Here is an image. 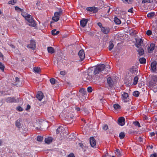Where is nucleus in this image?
I'll list each match as a JSON object with an SVG mask.
<instances>
[{
  "mask_svg": "<svg viewBox=\"0 0 157 157\" xmlns=\"http://www.w3.org/2000/svg\"><path fill=\"white\" fill-rule=\"evenodd\" d=\"M103 65H98L94 70L91 69H89L88 73V75L92 78V76L94 75L99 74L100 72V70L103 68Z\"/></svg>",
  "mask_w": 157,
  "mask_h": 157,
  "instance_id": "nucleus-1",
  "label": "nucleus"
},
{
  "mask_svg": "<svg viewBox=\"0 0 157 157\" xmlns=\"http://www.w3.org/2000/svg\"><path fill=\"white\" fill-rule=\"evenodd\" d=\"M25 20L29 23V26L35 27L36 26L35 21L33 19L32 17L29 15L27 17H26Z\"/></svg>",
  "mask_w": 157,
  "mask_h": 157,
  "instance_id": "nucleus-2",
  "label": "nucleus"
},
{
  "mask_svg": "<svg viewBox=\"0 0 157 157\" xmlns=\"http://www.w3.org/2000/svg\"><path fill=\"white\" fill-rule=\"evenodd\" d=\"M62 13V10L61 9H59V12L55 13L54 16L52 17V19L55 21H57L59 20V17Z\"/></svg>",
  "mask_w": 157,
  "mask_h": 157,
  "instance_id": "nucleus-3",
  "label": "nucleus"
},
{
  "mask_svg": "<svg viewBox=\"0 0 157 157\" xmlns=\"http://www.w3.org/2000/svg\"><path fill=\"white\" fill-rule=\"evenodd\" d=\"M103 65V68L100 70V72L102 71V73H103L104 74H106L108 71H109V69L110 68V66L108 65H106L104 64H102L101 65Z\"/></svg>",
  "mask_w": 157,
  "mask_h": 157,
  "instance_id": "nucleus-4",
  "label": "nucleus"
},
{
  "mask_svg": "<svg viewBox=\"0 0 157 157\" xmlns=\"http://www.w3.org/2000/svg\"><path fill=\"white\" fill-rule=\"evenodd\" d=\"M6 101L7 103L17 102L19 101V99H16L15 97H9L6 98Z\"/></svg>",
  "mask_w": 157,
  "mask_h": 157,
  "instance_id": "nucleus-5",
  "label": "nucleus"
},
{
  "mask_svg": "<svg viewBox=\"0 0 157 157\" xmlns=\"http://www.w3.org/2000/svg\"><path fill=\"white\" fill-rule=\"evenodd\" d=\"M157 63L155 61L152 62L151 64V69L152 71L155 73H157Z\"/></svg>",
  "mask_w": 157,
  "mask_h": 157,
  "instance_id": "nucleus-6",
  "label": "nucleus"
},
{
  "mask_svg": "<svg viewBox=\"0 0 157 157\" xmlns=\"http://www.w3.org/2000/svg\"><path fill=\"white\" fill-rule=\"evenodd\" d=\"M64 128L62 126H60L56 129V132L57 134H60L61 136H63L64 132Z\"/></svg>",
  "mask_w": 157,
  "mask_h": 157,
  "instance_id": "nucleus-7",
  "label": "nucleus"
},
{
  "mask_svg": "<svg viewBox=\"0 0 157 157\" xmlns=\"http://www.w3.org/2000/svg\"><path fill=\"white\" fill-rule=\"evenodd\" d=\"M27 47L33 50L35 49L36 48V42L33 40H31L30 44L27 45Z\"/></svg>",
  "mask_w": 157,
  "mask_h": 157,
  "instance_id": "nucleus-8",
  "label": "nucleus"
},
{
  "mask_svg": "<svg viewBox=\"0 0 157 157\" xmlns=\"http://www.w3.org/2000/svg\"><path fill=\"white\" fill-rule=\"evenodd\" d=\"M157 82V77L155 75H153L151 79L149 82L150 86H154V85L155 84V82Z\"/></svg>",
  "mask_w": 157,
  "mask_h": 157,
  "instance_id": "nucleus-9",
  "label": "nucleus"
},
{
  "mask_svg": "<svg viewBox=\"0 0 157 157\" xmlns=\"http://www.w3.org/2000/svg\"><path fill=\"white\" fill-rule=\"evenodd\" d=\"M78 55L81 61H83L85 58V53L83 50L82 49L79 51L78 53Z\"/></svg>",
  "mask_w": 157,
  "mask_h": 157,
  "instance_id": "nucleus-10",
  "label": "nucleus"
},
{
  "mask_svg": "<svg viewBox=\"0 0 157 157\" xmlns=\"http://www.w3.org/2000/svg\"><path fill=\"white\" fill-rule=\"evenodd\" d=\"M136 42L135 44L136 46L138 48H140L141 44L143 43L142 40L140 38H138L136 39Z\"/></svg>",
  "mask_w": 157,
  "mask_h": 157,
  "instance_id": "nucleus-11",
  "label": "nucleus"
},
{
  "mask_svg": "<svg viewBox=\"0 0 157 157\" xmlns=\"http://www.w3.org/2000/svg\"><path fill=\"white\" fill-rule=\"evenodd\" d=\"M83 79L84 81L86 82H88V81H90L92 79V77L88 75V74H85L84 75L83 77Z\"/></svg>",
  "mask_w": 157,
  "mask_h": 157,
  "instance_id": "nucleus-12",
  "label": "nucleus"
},
{
  "mask_svg": "<svg viewBox=\"0 0 157 157\" xmlns=\"http://www.w3.org/2000/svg\"><path fill=\"white\" fill-rule=\"evenodd\" d=\"M88 19H83L81 20L80 22V24L81 26L82 27H85L88 21Z\"/></svg>",
  "mask_w": 157,
  "mask_h": 157,
  "instance_id": "nucleus-13",
  "label": "nucleus"
},
{
  "mask_svg": "<svg viewBox=\"0 0 157 157\" xmlns=\"http://www.w3.org/2000/svg\"><path fill=\"white\" fill-rule=\"evenodd\" d=\"M118 124L122 126L125 124V119L123 117H119L118 120Z\"/></svg>",
  "mask_w": 157,
  "mask_h": 157,
  "instance_id": "nucleus-14",
  "label": "nucleus"
},
{
  "mask_svg": "<svg viewBox=\"0 0 157 157\" xmlns=\"http://www.w3.org/2000/svg\"><path fill=\"white\" fill-rule=\"evenodd\" d=\"M107 82L110 88L112 87L114 85V82L111 77L107 78Z\"/></svg>",
  "mask_w": 157,
  "mask_h": 157,
  "instance_id": "nucleus-15",
  "label": "nucleus"
},
{
  "mask_svg": "<svg viewBox=\"0 0 157 157\" xmlns=\"http://www.w3.org/2000/svg\"><path fill=\"white\" fill-rule=\"evenodd\" d=\"M90 143L91 146L94 147L95 146L96 142L95 139L93 137H91L90 138Z\"/></svg>",
  "mask_w": 157,
  "mask_h": 157,
  "instance_id": "nucleus-16",
  "label": "nucleus"
},
{
  "mask_svg": "<svg viewBox=\"0 0 157 157\" xmlns=\"http://www.w3.org/2000/svg\"><path fill=\"white\" fill-rule=\"evenodd\" d=\"M44 96L43 93L40 91H38L36 95V98L39 100L40 101L42 99Z\"/></svg>",
  "mask_w": 157,
  "mask_h": 157,
  "instance_id": "nucleus-17",
  "label": "nucleus"
},
{
  "mask_svg": "<svg viewBox=\"0 0 157 157\" xmlns=\"http://www.w3.org/2000/svg\"><path fill=\"white\" fill-rule=\"evenodd\" d=\"M155 48V44H151L150 46L148 48V52L151 53L154 49Z\"/></svg>",
  "mask_w": 157,
  "mask_h": 157,
  "instance_id": "nucleus-18",
  "label": "nucleus"
},
{
  "mask_svg": "<svg viewBox=\"0 0 157 157\" xmlns=\"http://www.w3.org/2000/svg\"><path fill=\"white\" fill-rule=\"evenodd\" d=\"M101 31L105 34H107L109 32V28L106 27H102L101 28Z\"/></svg>",
  "mask_w": 157,
  "mask_h": 157,
  "instance_id": "nucleus-19",
  "label": "nucleus"
},
{
  "mask_svg": "<svg viewBox=\"0 0 157 157\" xmlns=\"http://www.w3.org/2000/svg\"><path fill=\"white\" fill-rule=\"evenodd\" d=\"M128 97V93L125 92H123L122 94V99L124 100V102H126L125 100L127 99Z\"/></svg>",
  "mask_w": 157,
  "mask_h": 157,
  "instance_id": "nucleus-20",
  "label": "nucleus"
},
{
  "mask_svg": "<svg viewBox=\"0 0 157 157\" xmlns=\"http://www.w3.org/2000/svg\"><path fill=\"white\" fill-rule=\"evenodd\" d=\"M21 84L22 83L20 81L19 78L18 77H16L15 78V82L14 85L18 86H21Z\"/></svg>",
  "mask_w": 157,
  "mask_h": 157,
  "instance_id": "nucleus-21",
  "label": "nucleus"
},
{
  "mask_svg": "<svg viewBox=\"0 0 157 157\" xmlns=\"http://www.w3.org/2000/svg\"><path fill=\"white\" fill-rule=\"evenodd\" d=\"M87 10L90 11H93L94 13L97 12V9L95 7H88L86 8Z\"/></svg>",
  "mask_w": 157,
  "mask_h": 157,
  "instance_id": "nucleus-22",
  "label": "nucleus"
},
{
  "mask_svg": "<svg viewBox=\"0 0 157 157\" xmlns=\"http://www.w3.org/2000/svg\"><path fill=\"white\" fill-rule=\"evenodd\" d=\"M21 119H19L16 121L15 122L16 126L18 128H20L21 126Z\"/></svg>",
  "mask_w": 157,
  "mask_h": 157,
  "instance_id": "nucleus-23",
  "label": "nucleus"
},
{
  "mask_svg": "<svg viewBox=\"0 0 157 157\" xmlns=\"http://www.w3.org/2000/svg\"><path fill=\"white\" fill-rule=\"evenodd\" d=\"M52 139L51 137H48V138H46L45 139V143L48 144H49L52 142Z\"/></svg>",
  "mask_w": 157,
  "mask_h": 157,
  "instance_id": "nucleus-24",
  "label": "nucleus"
},
{
  "mask_svg": "<svg viewBox=\"0 0 157 157\" xmlns=\"http://www.w3.org/2000/svg\"><path fill=\"white\" fill-rule=\"evenodd\" d=\"M48 52L49 53L51 54L54 52L55 51L53 48L51 47H48L47 48Z\"/></svg>",
  "mask_w": 157,
  "mask_h": 157,
  "instance_id": "nucleus-25",
  "label": "nucleus"
},
{
  "mask_svg": "<svg viewBox=\"0 0 157 157\" xmlns=\"http://www.w3.org/2000/svg\"><path fill=\"white\" fill-rule=\"evenodd\" d=\"M114 21L117 25L120 24L121 23V20L116 17L114 18Z\"/></svg>",
  "mask_w": 157,
  "mask_h": 157,
  "instance_id": "nucleus-26",
  "label": "nucleus"
},
{
  "mask_svg": "<svg viewBox=\"0 0 157 157\" xmlns=\"http://www.w3.org/2000/svg\"><path fill=\"white\" fill-rule=\"evenodd\" d=\"M114 45L112 41H110L109 42V51L111 50L113 48Z\"/></svg>",
  "mask_w": 157,
  "mask_h": 157,
  "instance_id": "nucleus-27",
  "label": "nucleus"
},
{
  "mask_svg": "<svg viewBox=\"0 0 157 157\" xmlns=\"http://www.w3.org/2000/svg\"><path fill=\"white\" fill-rule=\"evenodd\" d=\"M139 61L140 63H146V59L144 58H141L139 59Z\"/></svg>",
  "mask_w": 157,
  "mask_h": 157,
  "instance_id": "nucleus-28",
  "label": "nucleus"
},
{
  "mask_svg": "<svg viewBox=\"0 0 157 157\" xmlns=\"http://www.w3.org/2000/svg\"><path fill=\"white\" fill-rule=\"evenodd\" d=\"M59 33V31H56V29H54L52 31V34L53 35H56Z\"/></svg>",
  "mask_w": 157,
  "mask_h": 157,
  "instance_id": "nucleus-29",
  "label": "nucleus"
},
{
  "mask_svg": "<svg viewBox=\"0 0 157 157\" xmlns=\"http://www.w3.org/2000/svg\"><path fill=\"white\" fill-rule=\"evenodd\" d=\"M138 52L139 55L141 56L144 54V50L143 48H140V49L138 50Z\"/></svg>",
  "mask_w": 157,
  "mask_h": 157,
  "instance_id": "nucleus-30",
  "label": "nucleus"
},
{
  "mask_svg": "<svg viewBox=\"0 0 157 157\" xmlns=\"http://www.w3.org/2000/svg\"><path fill=\"white\" fill-rule=\"evenodd\" d=\"M79 92L82 94L83 95H85L87 94V92L83 88H81L79 90Z\"/></svg>",
  "mask_w": 157,
  "mask_h": 157,
  "instance_id": "nucleus-31",
  "label": "nucleus"
},
{
  "mask_svg": "<svg viewBox=\"0 0 157 157\" xmlns=\"http://www.w3.org/2000/svg\"><path fill=\"white\" fill-rule=\"evenodd\" d=\"M21 12V15L25 18V19L26 18V17H27L29 15V14H28L26 12H23V11Z\"/></svg>",
  "mask_w": 157,
  "mask_h": 157,
  "instance_id": "nucleus-32",
  "label": "nucleus"
},
{
  "mask_svg": "<svg viewBox=\"0 0 157 157\" xmlns=\"http://www.w3.org/2000/svg\"><path fill=\"white\" fill-rule=\"evenodd\" d=\"M33 70L35 72L39 73L40 71V67H35L33 68Z\"/></svg>",
  "mask_w": 157,
  "mask_h": 157,
  "instance_id": "nucleus-33",
  "label": "nucleus"
},
{
  "mask_svg": "<svg viewBox=\"0 0 157 157\" xmlns=\"http://www.w3.org/2000/svg\"><path fill=\"white\" fill-rule=\"evenodd\" d=\"M138 80V78L137 76H135L134 79L133 80V84L134 85H136L137 84Z\"/></svg>",
  "mask_w": 157,
  "mask_h": 157,
  "instance_id": "nucleus-34",
  "label": "nucleus"
},
{
  "mask_svg": "<svg viewBox=\"0 0 157 157\" xmlns=\"http://www.w3.org/2000/svg\"><path fill=\"white\" fill-rule=\"evenodd\" d=\"M140 94V93L138 91H136L133 92V95L136 97H138Z\"/></svg>",
  "mask_w": 157,
  "mask_h": 157,
  "instance_id": "nucleus-35",
  "label": "nucleus"
},
{
  "mask_svg": "<svg viewBox=\"0 0 157 157\" xmlns=\"http://www.w3.org/2000/svg\"><path fill=\"white\" fill-rule=\"evenodd\" d=\"M113 106L115 109H119L121 108V106L117 104H114Z\"/></svg>",
  "mask_w": 157,
  "mask_h": 157,
  "instance_id": "nucleus-36",
  "label": "nucleus"
},
{
  "mask_svg": "<svg viewBox=\"0 0 157 157\" xmlns=\"http://www.w3.org/2000/svg\"><path fill=\"white\" fill-rule=\"evenodd\" d=\"M124 136L125 134L124 132H121L120 133L119 137L121 139H122L124 138Z\"/></svg>",
  "mask_w": 157,
  "mask_h": 157,
  "instance_id": "nucleus-37",
  "label": "nucleus"
},
{
  "mask_svg": "<svg viewBox=\"0 0 157 157\" xmlns=\"http://www.w3.org/2000/svg\"><path fill=\"white\" fill-rule=\"evenodd\" d=\"M115 153L117 156L119 157L121 156L120 150L118 149H117L116 150V152Z\"/></svg>",
  "mask_w": 157,
  "mask_h": 157,
  "instance_id": "nucleus-38",
  "label": "nucleus"
},
{
  "mask_svg": "<svg viewBox=\"0 0 157 157\" xmlns=\"http://www.w3.org/2000/svg\"><path fill=\"white\" fill-rule=\"evenodd\" d=\"M17 0H11L8 3L9 4L13 5L17 2Z\"/></svg>",
  "mask_w": 157,
  "mask_h": 157,
  "instance_id": "nucleus-39",
  "label": "nucleus"
},
{
  "mask_svg": "<svg viewBox=\"0 0 157 157\" xmlns=\"http://www.w3.org/2000/svg\"><path fill=\"white\" fill-rule=\"evenodd\" d=\"M15 10L17 11L18 12H22L24 11V10L22 9H21L19 8L17 6H16L15 8Z\"/></svg>",
  "mask_w": 157,
  "mask_h": 157,
  "instance_id": "nucleus-40",
  "label": "nucleus"
},
{
  "mask_svg": "<svg viewBox=\"0 0 157 157\" xmlns=\"http://www.w3.org/2000/svg\"><path fill=\"white\" fill-rule=\"evenodd\" d=\"M123 3L129 4L131 3V0H122Z\"/></svg>",
  "mask_w": 157,
  "mask_h": 157,
  "instance_id": "nucleus-41",
  "label": "nucleus"
},
{
  "mask_svg": "<svg viewBox=\"0 0 157 157\" xmlns=\"http://www.w3.org/2000/svg\"><path fill=\"white\" fill-rule=\"evenodd\" d=\"M155 15V13L154 12H151L147 14V17H153Z\"/></svg>",
  "mask_w": 157,
  "mask_h": 157,
  "instance_id": "nucleus-42",
  "label": "nucleus"
},
{
  "mask_svg": "<svg viewBox=\"0 0 157 157\" xmlns=\"http://www.w3.org/2000/svg\"><path fill=\"white\" fill-rule=\"evenodd\" d=\"M43 140V137L40 136H38L37 138V140L38 141H42Z\"/></svg>",
  "mask_w": 157,
  "mask_h": 157,
  "instance_id": "nucleus-43",
  "label": "nucleus"
},
{
  "mask_svg": "<svg viewBox=\"0 0 157 157\" xmlns=\"http://www.w3.org/2000/svg\"><path fill=\"white\" fill-rule=\"evenodd\" d=\"M4 68L5 67L4 65L0 62V69L3 71H4Z\"/></svg>",
  "mask_w": 157,
  "mask_h": 157,
  "instance_id": "nucleus-44",
  "label": "nucleus"
},
{
  "mask_svg": "<svg viewBox=\"0 0 157 157\" xmlns=\"http://www.w3.org/2000/svg\"><path fill=\"white\" fill-rule=\"evenodd\" d=\"M56 80L54 78H52L50 79V82L52 84H54L55 83Z\"/></svg>",
  "mask_w": 157,
  "mask_h": 157,
  "instance_id": "nucleus-45",
  "label": "nucleus"
},
{
  "mask_svg": "<svg viewBox=\"0 0 157 157\" xmlns=\"http://www.w3.org/2000/svg\"><path fill=\"white\" fill-rule=\"evenodd\" d=\"M133 124L136 126H138L140 127V124L138 121H136L133 122Z\"/></svg>",
  "mask_w": 157,
  "mask_h": 157,
  "instance_id": "nucleus-46",
  "label": "nucleus"
},
{
  "mask_svg": "<svg viewBox=\"0 0 157 157\" xmlns=\"http://www.w3.org/2000/svg\"><path fill=\"white\" fill-rule=\"evenodd\" d=\"M152 2V0H143L142 1V3H143L146 2L151 3Z\"/></svg>",
  "mask_w": 157,
  "mask_h": 157,
  "instance_id": "nucleus-47",
  "label": "nucleus"
},
{
  "mask_svg": "<svg viewBox=\"0 0 157 157\" xmlns=\"http://www.w3.org/2000/svg\"><path fill=\"white\" fill-rule=\"evenodd\" d=\"M74 118V116L73 115L71 116H68L67 117V120H69L71 121V120L73 119V118Z\"/></svg>",
  "mask_w": 157,
  "mask_h": 157,
  "instance_id": "nucleus-48",
  "label": "nucleus"
},
{
  "mask_svg": "<svg viewBox=\"0 0 157 157\" xmlns=\"http://www.w3.org/2000/svg\"><path fill=\"white\" fill-rule=\"evenodd\" d=\"M155 86L154 84V86H151L152 87L153 91L154 92H156L157 91V86H156V87H155Z\"/></svg>",
  "mask_w": 157,
  "mask_h": 157,
  "instance_id": "nucleus-49",
  "label": "nucleus"
},
{
  "mask_svg": "<svg viewBox=\"0 0 157 157\" xmlns=\"http://www.w3.org/2000/svg\"><path fill=\"white\" fill-rule=\"evenodd\" d=\"M87 90L88 92L91 93L92 92V87L90 86H89L87 88Z\"/></svg>",
  "mask_w": 157,
  "mask_h": 157,
  "instance_id": "nucleus-50",
  "label": "nucleus"
},
{
  "mask_svg": "<svg viewBox=\"0 0 157 157\" xmlns=\"http://www.w3.org/2000/svg\"><path fill=\"white\" fill-rule=\"evenodd\" d=\"M103 129L105 130H107L108 129V126L106 124H104L103 127Z\"/></svg>",
  "mask_w": 157,
  "mask_h": 157,
  "instance_id": "nucleus-51",
  "label": "nucleus"
},
{
  "mask_svg": "<svg viewBox=\"0 0 157 157\" xmlns=\"http://www.w3.org/2000/svg\"><path fill=\"white\" fill-rule=\"evenodd\" d=\"M152 34L151 31L150 30H148L147 31L146 34L148 36L151 35Z\"/></svg>",
  "mask_w": 157,
  "mask_h": 157,
  "instance_id": "nucleus-52",
  "label": "nucleus"
},
{
  "mask_svg": "<svg viewBox=\"0 0 157 157\" xmlns=\"http://www.w3.org/2000/svg\"><path fill=\"white\" fill-rule=\"evenodd\" d=\"M17 109L19 111H22L23 110V109L22 108H21L20 106L17 107Z\"/></svg>",
  "mask_w": 157,
  "mask_h": 157,
  "instance_id": "nucleus-53",
  "label": "nucleus"
},
{
  "mask_svg": "<svg viewBox=\"0 0 157 157\" xmlns=\"http://www.w3.org/2000/svg\"><path fill=\"white\" fill-rule=\"evenodd\" d=\"M157 156V153H155L153 154H151L150 157H156Z\"/></svg>",
  "mask_w": 157,
  "mask_h": 157,
  "instance_id": "nucleus-54",
  "label": "nucleus"
},
{
  "mask_svg": "<svg viewBox=\"0 0 157 157\" xmlns=\"http://www.w3.org/2000/svg\"><path fill=\"white\" fill-rule=\"evenodd\" d=\"M36 5L37 6V8L38 9H41V7L40 6V4L38 2L36 3Z\"/></svg>",
  "mask_w": 157,
  "mask_h": 157,
  "instance_id": "nucleus-55",
  "label": "nucleus"
},
{
  "mask_svg": "<svg viewBox=\"0 0 157 157\" xmlns=\"http://www.w3.org/2000/svg\"><path fill=\"white\" fill-rule=\"evenodd\" d=\"M66 74V73L65 71H61L60 72V74L61 75H64Z\"/></svg>",
  "mask_w": 157,
  "mask_h": 157,
  "instance_id": "nucleus-56",
  "label": "nucleus"
},
{
  "mask_svg": "<svg viewBox=\"0 0 157 157\" xmlns=\"http://www.w3.org/2000/svg\"><path fill=\"white\" fill-rule=\"evenodd\" d=\"M68 157H75V155L73 153H71L68 155Z\"/></svg>",
  "mask_w": 157,
  "mask_h": 157,
  "instance_id": "nucleus-57",
  "label": "nucleus"
},
{
  "mask_svg": "<svg viewBox=\"0 0 157 157\" xmlns=\"http://www.w3.org/2000/svg\"><path fill=\"white\" fill-rule=\"evenodd\" d=\"M26 157H33V156L31 153H28L26 155Z\"/></svg>",
  "mask_w": 157,
  "mask_h": 157,
  "instance_id": "nucleus-58",
  "label": "nucleus"
},
{
  "mask_svg": "<svg viewBox=\"0 0 157 157\" xmlns=\"http://www.w3.org/2000/svg\"><path fill=\"white\" fill-rule=\"evenodd\" d=\"M138 140L140 142H142L143 141V139L141 137H139L138 138Z\"/></svg>",
  "mask_w": 157,
  "mask_h": 157,
  "instance_id": "nucleus-59",
  "label": "nucleus"
},
{
  "mask_svg": "<svg viewBox=\"0 0 157 157\" xmlns=\"http://www.w3.org/2000/svg\"><path fill=\"white\" fill-rule=\"evenodd\" d=\"M133 8H131L128 10V11L129 12L133 13Z\"/></svg>",
  "mask_w": 157,
  "mask_h": 157,
  "instance_id": "nucleus-60",
  "label": "nucleus"
},
{
  "mask_svg": "<svg viewBox=\"0 0 157 157\" xmlns=\"http://www.w3.org/2000/svg\"><path fill=\"white\" fill-rule=\"evenodd\" d=\"M155 133L154 132H151L150 133V135L152 137L155 136Z\"/></svg>",
  "mask_w": 157,
  "mask_h": 157,
  "instance_id": "nucleus-61",
  "label": "nucleus"
},
{
  "mask_svg": "<svg viewBox=\"0 0 157 157\" xmlns=\"http://www.w3.org/2000/svg\"><path fill=\"white\" fill-rule=\"evenodd\" d=\"M98 25L100 27V28H101V27H102V24L100 22H98Z\"/></svg>",
  "mask_w": 157,
  "mask_h": 157,
  "instance_id": "nucleus-62",
  "label": "nucleus"
},
{
  "mask_svg": "<svg viewBox=\"0 0 157 157\" xmlns=\"http://www.w3.org/2000/svg\"><path fill=\"white\" fill-rule=\"evenodd\" d=\"M30 108V106L29 105H27V107L26 109V110H28Z\"/></svg>",
  "mask_w": 157,
  "mask_h": 157,
  "instance_id": "nucleus-63",
  "label": "nucleus"
},
{
  "mask_svg": "<svg viewBox=\"0 0 157 157\" xmlns=\"http://www.w3.org/2000/svg\"><path fill=\"white\" fill-rule=\"evenodd\" d=\"M154 118L155 119V120L157 122V115H155L154 116Z\"/></svg>",
  "mask_w": 157,
  "mask_h": 157,
  "instance_id": "nucleus-64",
  "label": "nucleus"
}]
</instances>
